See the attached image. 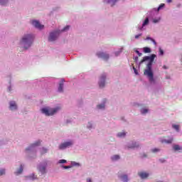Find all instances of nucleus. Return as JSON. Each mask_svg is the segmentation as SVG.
Segmentation results:
<instances>
[{
	"mask_svg": "<svg viewBox=\"0 0 182 182\" xmlns=\"http://www.w3.org/2000/svg\"><path fill=\"white\" fill-rule=\"evenodd\" d=\"M154 23H157V20H154Z\"/></svg>",
	"mask_w": 182,
	"mask_h": 182,
	"instance_id": "obj_43",
	"label": "nucleus"
},
{
	"mask_svg": "<svg viewBox=\"0 0 182 182\" xmlns=\"http://www.w3.org/2000/svg\"><path fill=\"white\" fill-rule=\"evenodd\" d=\"M46 166H47V164H46L44 166L43 165L39 166L38 169L42 174H45V173H46Z\"/></svg>",
	"mask_w": 182,
	"mask_h": 182,
	"instance_id": "obj_10",
	"label": "nucleus"
},
{
	"mask_svg": "<svg viewBox=\"0 0 182 182\" xmlns=\"http://www.w3.org/2000/svg\"><path fill=\"white\" fill-rule=\"evenodd\" d=\"M59 110H60V107L55 108H43L41 109V112L46 116H53V114L58 113Z\"/></svg>",
	"mask_w": 182,
	"mask_h": 182,
	"instance_id": "obj_3",
	"label": "nucleus"
},
{
	"mask_svg": "<svg viewBox=\"0 0 182 182\" xmlns=\"http://www.w3.org/2000/svg\"><path fill=\"white\" fill-rule=\"evenodd\" d=\"M106 80V75L103 74L100 77V87H105V82Z\"/></svg>",
	"mask_w": 182,
	"mask_h": 182,
	"instance_id": "obj_9",
	"label": "nucleus"
},
{
	"mask_svg": "<svg viewBox=\"0 0 182 182\" xmlns=\"http://www.w3.org/2000/svg\"><path fill=\"white\" fill-rule=\"evenodd\" d=\"M133 70H134L135 75H139V73L137 72V70L136 69V68L133 67Z\"/></svg>",
	"mask_w": 182,
	"mask_h": 182,
	"instance_id": "obj_35",
	"label": "nucleus"
},
{
	"mask_svg": "<svg viewBox=\"0 0 182 182\" xmlns=\"http://www.w3.org/2000/svg\"><path fill=\"white\" fill-rule=\"evenodd\" d=\"M87 182H92V179L87 178Z\"/></svg>",
	"mask_w": 182,
	"mask_h": 182,
	"instance_id": "obj_41",
	"label": "nucleus"
},
{
	"mask_svg": "<svg viewBox=\"0 0 182 182\" xmlns=\"http://www.w3.org/2000/svg\"><path fill=\"white\" fill-rule=\"evenodd\" d=\"M31 23L33 26H35V28H37V29H43V28H45V26L41 24V23L36 20L32 21Z\"/></svg>",
	"mask_w": 182,
	"mask_h": 182,
	"instance_id": "obj_8",
	"label": "nucleus"
},
{
	"mask_svg": "<svg viewBox=\"0 0 182 182\" xmlns=\"http://www.w3.org/2000/svg\"><path fill=\"white\" fill-rule=\"evenodd\" d=\"M161 8H164V4H160V6L158 8V11H160V9H161Z\"/></svg>",
	"mask_w": 182,
	"mask_h": 182,
	"instance_id": "obj_33",
	"label": "nucleus"
},
{
	"mask_svg": "<svg viewBox=\"0 0 182 182\" xmlns=\"http://www.w3.org/2000/svg\"><path fill=\"white\" fill-rule=\"evenodd\" d=\"M138 176H139L141 178H147V177H149V173L146 172H139Z\"/></svg>",
	"mask_w": 182,
	"mask_h": 182,
	"instance_id": "obj_12",
	"label": "nucleus"
},
{
	"mask_svg": "<svg viewBox=\"0 0 182 182\" xmlns=\"http://www.w3.org/2000/svg\"><path fill=\"white\" fill-rule=\"evenodd\" d=\"M18 109V107L16 106V102L15 101H11L10 102V109L11 110H16Z\"/></svg>",
	"mask_w": 182,
	"mask_h": 182,
	"instance_id": "obj_11",
	"label": "nucleus"
},
{
	"mask_svg": "<svg viewBox=\"0 0 182 182\" xmlns=\"http://www.w3.org/2000/svg\"><path fill=\"white\" fill-rule=\"evenodd\" d=\"M159 53H160V55H164V51L163 50H161V48H160Z\"/></svg>",
	"mask_w": 182,
	"mask_h": 182,
	"instance_id": "obj_37",
	"label": "nucleus"
},
{
	"mask_svg": "<svg viewBox=\"0 0 182 182\" xmlns=\"http://www.w3.org/2000/svg\"><path fill=\"white\" fill-rule=\"evenodd\" d=\"M73 144V141H67L64 142L59 146L60 150H65V149H67V147H70Z\"/></svg>",
	"mask_w": 182,
	"mask_h": 182,
	"instance_id": "obj_6",
	"label": "nucleus"
},
{
	"mask_svg": "<svg viewBox=\"0 0 182 182\" xmlns=\"http://www.w3.org/2000/svg\"><path fill=\"white\" fill-rule=\"evenodd\" d=\"M120 178L123 182L129 181V178L127 177V175H122L120 176Z\"/></svg>",
	"mask_w": 182,
	"mask_h": 182,
	"instance_id": "obj_13",
	"label": "nucleus"
},
{
	"mask_svg": "<svg viewBox=\"0 0 182 182\" xmlns=\"http://www.w3.org/2000/svg\"><path fill=\"white\" fill-rule=\"evenodd\" d=\"M164 69H167V67H166V65H164Z\"/></svg>",
	"mask_w": 182,
	"mask_h": 182,
	"instance_id": "obj_44",
	"label": "nucleus"
},
{
	"mask_svg": "<svg viewBox=\"0 0 182 182\" xmlns=\"http://www.w3.org/2000/svg\"><path fill=\"white\" fill-rule=\"evenodd\" d=\"M146 41H151L154 45H157V43H156V41L153 38H151L150 36H147L146 38Z\"/></svg>",
	"mask_w": 182,
	"mask_h": 182,
	"instance_id": "obj_18",
	"label": "nucleus"
},
{
	"mask_svg": "<svg viewBox=\"0 0 182 182\" xmlns=\"http://www.w3.org/2000/svg\"><path fill=\"white\" fill-rule=\"evenodd\" d=\"M59 163H60V164H63V163H66V160H65V159H61V160L59 161Z\"/></svg>",
	"mask_w": 182,
	"mask_h": 182,
	"instance_id": "obj_36",
	"label": "nucleus"
},
{
	"mask_svg": "<svg viewBox=\"0 0 182 182\" xmlns=\"http://www.w3.org/2000/svg\"><path fill=\"white\" fill-rule=\"evenodd\" d=\"M156 58V54H152L150 56H144L143 59L139 62V65H141L144 62L149 60L148 64L146 65V69L145 70L144 74L148 76L149 82L151 83L154 82V75L153 71L151 70V66L153 65V62Z\"/></svg>",
	"mask_w": 182,
	"mask_h": 182,
	"instance_id": "obj_1",
	"label": "nucleus"
},
{
	"mask_svg": "<svg viewBox=\"0 0 182 182\" xmlns=\"http://www.w3.org/2000/svg\"><path fill=\"white\" fill-rule=\"evenodd\" d=\"M22 171H23V166L21 165L19 169L16 172V174H21Z\"/></svg>",
	"mask_w": 182,
	"mask_h": 182,
	"instance_id": "obj_15",
	"label": "nucleus"
},
{
	"mask_svg": "<svg viewBox=\"0 0 182 182\" xmlns=\"http://www.w3.org/2000/svg\"><path fill=\"white\" fill-rule=\"evenodd\" d=\"M97 109H105V104L97 105Z\"/></svg>",
	"mask_w": 182,
	"mask_h": 182,
	"instance_id": "obj_29",
	"label": "nucleus"
},
{
	"mask_svg": "<svg viewBox=\"0 0 182 182\" xmlns=\"http://www.w3.org/2000/svg\"><path fill=\"white\" fill-rule=\"evenodd\" d=\"M148 23H149V18H146L144 20V23H142V28H143V26H146V25H148Z\"/></svg>",
	"mask_w": 182,
	"mask_h": 182,
	"instance_id": "obj_22",
	"label": "nucleus"
},
{
	"mask_svg": "<svg viewBox=\"0 0 182 182\" xmlns=\"http://www.w3.org/2000/svg\"><path fill=\"white\" fill-rule=\"evenodd\" d=\"M46 153H48V149H46V148H43L41 154H45Z\"/></svg>",
	"mask_w": 182,
	"mask_h": 182,
	"instance_id": "obj_28",
	"label": "nucleus"
},
{
	"mask_svg": "<svg viewBox=\"0 0 182 182\" xmlns=\"http://www.w3.org/2000/svg\"><path fill=\"white\" fill-rule=\"evenodd\" d=\"M173 129H175V130H176V132H178L179 129H180V126L177 125V124H173L172 125Z\"/></svg>",
	"mask_w": 182,
	"mask_h": 182,
	"instance_id": "obj_23",
	"label": "nucleus"
},
{
	"mask_svg": "<svg viewBox=\"0 0 182 182\" xmlns=\"http://www.w3.org/2000/svg\"><path fill=\"white\" fill-rule=\"evenodd\" d=\"M173 140V139L171 136H165L164 138L161 139L160 141L162 144H171Z\"/></svg>",
	"mask_w": 182,
	"mask_h": 182,
	"instance_id": "obj_4",
	"label": "nucleus"
},
{
	"mask_svg": "<svg viewBox=\"0 0 182 182\" xmlns=\"http://www.w3.org/2000/svg\"><path fill=\"white\" fill-rule=\"evenodd\" d=\"M58 36H59V32L54 31L50 33V36L48 37V41L50 42H53V41H56L58 38Z\"/></svg>",
	"mask_w": 182,
	"mask_h": 182,
	"instance_id": "obj_5",
	"label": "nucleus"
},
{
	"mask_svg": "<svg viewBox=\"0 0 182 182\" xmlns=\"http://www.w3.org/2000/svg\"><path fill=\"white\" fill-rule=\"evenodd\" d=\"M128 147L129 149H137V147H139V144L134 142L132 143V145H129Z\"/></svg>",
	"mask_w": 182,
	"mask_h": 182,
	"instance_id": "obj_14",
	"label": "nucleus"
},
{
	"mask_svg": "<svg viewBox=\"0 0 182 182\" xmlns=\"http://www.w3.org/2000/svg\"><path fill=\"white\" fill-rule=\"evenodd\" d=\"M26 150H29V148H27Z\"/></svg>",
	"mask_w": 182,
	"mask_h": 182,
	"instance_id": "obj_45",
	"label": "nucleus"
},
{
	"mask_svg": "<svg viewBox=\"0 0 182 182\" xmlns=\"http://www.w3.org/2000/svg\"><path fill=\"white\" fill-rule=\"evenodd\" d=\"M173 150L175 151H177L178 150H181V147H180V146H178V145H174L173 146Z\"/></svg>",
	"mask_w": 182,
	"mask_h": 182,
	"instance_id": "obj_20",
	"label": "nucleus"
},
{
	"mask_svg": "<svg viewBox=\"0 0 182 182\" xmlns=\"http://www.w3.org/2000/svg\"><path fill=\"white\" fill-rule=\"evenodd\" d=\"M34 38L35 37L32 34H27L22 38L21 43L24 47V49L31 48V46L33 43Z\"/></svg>",
	"mask_w": 182,
	"mask_h": 182,
	"instance_id": "obj_2",
	"label": "nucleus"
},
{
	"mask_svg": "<svg viewBox=\"0 0 182 182\" xmlns=\"http://www.w3.org/2000/svg\"><path fill=\"white\" fill-rule=\"evenodd\" d=\"M152 153H157L158 151H160L159 149L155 148L151 150Z\"/></svg>",
	"mask_w": 182,
	"mask_h": 182,
	"instance_id": "obj_30",
	"label": "nucleus"
},
{
	"mask_svg": "<svg viewBox=\"0 0 182 182\" xmlns=\"http://www.w3.org/2000/svg\"><path fill=\"white\" fill-rule=\"evenodd\" d=\"M63 168H70V167H72V166H63Z\"/></svg>",
	"mask_w": 182,
	"mask_h": 182,
	"instance_id": "obj_39",
	"label": "nucleus"
},
{
	"mask_svg": "<svg viewBox=\"0 0 182 182\" xmlns=\"http://www.w3.org/2000/svg\"><path fill=\"white\" fill-rule=\"evenodd\" d=\"M41 144V141H38L36 143L31 144V147H36V146H39Z\"/></svg>",
	"mask_w": 182,
	"mask_h": 182,
	"instance_id": "obj_24",
	"label": "nucleus"
},
{
	"mask_svg": "<svg viewBox=\"0 0 182 182\" xmlns=\"http://www.w3.org/2000/svg\"><path fill=\"white\" fill-rule=\"evenodd\" d=\"M58 92H63V81L60 83L58 87Z\"/></svg>",
	"mask_w": 182,
	"mask_h": 182,
	"instance_id": "obj_16",
	"label": "nucleus"
},
{
	"mask_svg": "<svg viewBox=\"0 0 182 182\" xmlns=\"http://www.w3.org/2000/svg\"><path fill=\"white\" fill-rule=\"evenodd\" d=\"M144 53H150L151 52V49L149 47L144 48Z\"/></svg>",
	"mask_w": 182,
	"mask_h": 182,
	"instance_id": "obj_17",
	"label": "nucleus"
},
{
	"mask_svg": "<svg viewBox=\"0 0 182 182\" xmlns=\"http://www.w3.org/2000/svg\"><path fill=\"white\" fill-rule=\"evenodd\" d=\"M134 60H135V62H137V60H139V57H135Z\"/></svg>",
	"mask_w": 182,
	"mask_h": 182,
	"instance_id": "obj_40",
	"label": "nucleus"
},
{
	"mask_svg": "<svg viewBox=\"0 0 182 182\" xmlns=\"http://www.w3.org/2000/svg\"><path fill=\"white\" fill-rule=\"evenodd\" d=\"M9 0H0V5H5Z\"/></svg>",
	"mask_w": 182,
	"mask_h": 182,
	"instance_id": "obj_26",
	"label": "nucleus"
},
{
	"mask_svg": "<svg viewBox=\"0 0 182 182\" xmlns=\"http://www.w3.org/2000/svg\"><path fill=\"white\" fill-rule=\"evenodd\" d=\"M172 0H167L168 4L171 3Z\"/></svg>",
	"mask_w": 182,
	"mask_h": 182,
	"instance_id": "obj_42",
	"label": "nucleus"
},
{
	"mask_svg": "<svg viewBox=\"0 0 182 182\" xmlns=\"http://www.w3.org/2000/svg\"><path fill=\"white\" fill-rule=\"evenodd\" d=\"M118 0H107L108 4H112V6L114 5Z\"/></svg>",
	"mask_w": 182,
	"mask_h": 182,
	"instance_id": "obj_21",
	"label": "nucleus"
},
{
	"mask_svg": "<svg viewBox=\"0 0 182 182\" xmlns=\"http://www.w3.org/2000/svg\"><path fill=\"white\" fill-rule=\"evenodd\" d=\"M136 53H137L138 56H141V55H143L141 53H140L139 50H135Z\"/></svg>",
	"mask_w": 182,
	"mask_h": 182,
	"instance_id": "obj_34",
	"label": "nucleus"
},
{
	"mask_svg": "<svg viewBox=\"0 0 182 182\" xmlns=\"http://www.w3.org/2000/svg\"><path fill=\"white\" fill-rule=\"evenodd\" d=\"M97 56L98 58H100L101 59H104V60H107V59H109V54L104 53V52L97 53Z\"/></svg>",
	"mask_w": 182,
	"mask_h": 182,
	"instance_id": "obj_7",
	"label": "nucleus"
},
{
	"mask_svg": "<svg viewBox=\"0 0 182 182\" xmlns=\"http://www.w3.org/2000/svg\"><path fill=\"white\" fill-rule=\"evenodd\" d=\"M124 136H126V132H119L117 134L118 137H124Z\"/></svg>",
	"mask_w": 182,
	"mask_h": 182,
	"instance_id": "obj_19",
	"label": "nucleus"
},
{
	"mask_svg": "<svg viewBox=\"0 0 182 182\" xmlns=\"http://www.w3.org/2000/svg\"><path fill=\"white\" fill-rule=\"evenodd\" d=\"M141 36V34H138L135 36V39H139V38H140V36Z\"/></svg>",
	"mask_w": 182,
	"mask_h": 182,
	"instance_id": "obj_38",
	"label": "nucleus"
},
{
	"mask_svg": "<svg viewBox=\"0 0 182 182\" xmlns=\"http://www.w3.org/2000/svg\"><path fill=\"white\" fill-rule=\"evenodd\" d=\"M69 28H70V26H67L64 27L63 29L62 30V32H65V31L69 30Z\"/></svg>",
	"mask_w": 182,
	"mask_h": 182,
	"instance_id": "obj_31",
	"label": "nucleus"
},
{
	"mask_svg": "<svg viewBox=\"0 0 182 182\" xmlns=\"http://www.w3.org/2000/svg\"><path fill=\"white\" fill-rule=\"evenodd\" d=\"M119 159H120L119 155H114L112 157V160H119Z\"/></svg>",
	"mask_w": 182,
	"mask_h": 182,
	"instance_id": "obj_25",
	"label": "nucleus"
},
{
	"mask_svg": "<svg viewBox=\"0 0 182 182\" xmlns=\"http://www.w3.org/2000/svg\"><path fill=\"white\" fill-rule=\"evenodd\" d=\"M5 174V169H1L0 170V176H4Z\"/></svg>",
	"mask_w": 182,
	"mask_h": 182,
	"instance_id": "obj_32",
	"label": "nucleus"
},
{
	"mask_svg": "<svg viewBox=\"0 0 182 182\" xmlns=\"http://www.w3.org/2000/svg\"><path fill=\"white\" fill-rule=\"evenodd\" d=\"M147 112H149V109H142L141 110V113L142 114H146V113H147Z\"/></svg>",
	"mask_w": 182,
	"mask_h": 182,
	"instance_id": "obj_27",
	"label": "nucleus"
}]
</instances>
